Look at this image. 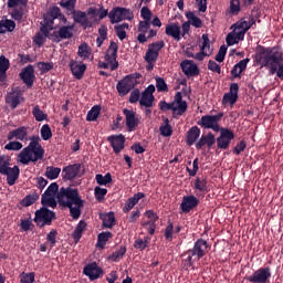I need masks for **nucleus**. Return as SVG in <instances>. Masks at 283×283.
<instances>
[{
	"label": "nucleus",
	"mask_w": 283,
	"mask_h": 283,
	"mask_svg": "<svg viewBox=\"0 0 283 283\" xmlns=\"http://www.w3.org/2000/svg\"><path fill=\"white\" fill-rule=\"evenodd\" d=\"M123 114L125 116L126 128L128 132H133L138 128L140 120L136 118V112L133 109L124 108Z\"/></svg>",
	"instance_id": "17"
},
{
	"label": "nucleus",
	"mask_w": 283,
	"mask_h": 283,
	"mask_svg": "<svg viewBox=\"0 0 283 283\" xmlns=\"http://www.w3.org/2000/svg\"><path fill=\"white\" fill-rule=\"evenodd\" d=\"M7 174H2V176L7 177V185L10 187L14 186L20 178V168L19 166H13L12 168H8L6 170Z\"/></svg>",
	"instance_id": "23"
},
{
	"label": "nucleus",
	"mask_w": 283,
	"mask_h": 283,
	"mask_svg": "<svg viewBox=\"0 0 283 283\" xmlns=\"http://www.w3.org/2000/svg\"><path fill=\"white\" fill-rule=\"evenodd\" d=\"M95 181L98 186L106 187L107 185L113 182V176L111 172H107L105 176H103L102 174H96Z\"/></svg>",
	"instance_id": "36"
},
{
	"label": "nucleus",
	"mask_w": 283,
	"mask_h": 283,
	"mask_svg": "<svg viewBox=\"0 0 283 283\" xmlns=\"http://www.w3.org/2000/svg\"><path fill=\"white\" fill-rule=\"evenodd\" d=\"M254 62L261 67L270 69V74L283 80V53L274 48L258 45Z\"/></svg>",
	"instance_id": "2"
},
{
	"label": "nucleus",
	"mask_w": 283,
	"mask_h": 283,
	"mask_svg": "<svg viewBox=\"0 0 283 283\" xmlns=\"http://www.w3.org/2000/svg\"><path fill=\"white\" fill-rule=\"evenodd\" d=\"M180 67L184 74L188 77L198 76L200 71L197 66V64L193 63L191 60H182L180 62Z\"/></svg>",
	"instance_id": "21"
},
{
	"label": "nucleus",
	"mask_w": 283,
	"mask_h": 283,
	"mask_svg": "<svg viewBox=\"0 0 283 283\" xmlns=\"http://www.w3.org/2000/svg\"><path fill=\"white\" fill-rule=\"evenodd\" d=\"M270 279L271 269L266 266L255 270L252 275H245L243 280L249 283H270Z\"/></svg>",
	"instance_id": "8"
},
{
	"label": "nucleus",
	"mask_w": 283,
	"mask_h": 283,
	"mask_svg": "<svg viewBox=\"0 0 283 283\" xmlns=\"http://www.w3.org/2000/svg\"><path fill=\"white\" fill-rule=\"evenodd\" d=\"M101 106L99 105H95L92 107V109H90L86 114V122H95L96 119H98L99 115H101Z\"/></svg>",
	"instance_id": "42"
},
{
	"label": "nucleus",
	"mask_w": 283,
	"mask_h": 283,
	"mask_svg": "<svg viewBox=\"0 0 283 283\" xmlns=\"http://www.w3.org/2000/svg\"><path fill=\"white\" fill-rule=\"evenodd\" d=\"M108 18L112 24H116L122 22L123 20H133L134 13L130 9L115 7L109 11Z\"/></svg>",
	"instance_id": "7"
},
{
	"label": "nucleus",
	"mask_w": 283,
	"mask_h": 283,
	"mask_svg": "<svg viewBox=\"0 0 283 283\" xmlns=\"http://www.w3.org/2000/svg\"><path fill=\"white\" fill-rule=\"evenodd\" d=\"M186 17L188 18V20L190 21V24L193 28L200 29L202 27V22L200 18L196 17L193 12H187Z\"/></svg>",
	"instance_id": "49"
},
{
	"label": "nucleus",
	"mask_w": 283,
	"mask_h": 283,
	"mask_svg": "<svg viewBox=\"0 0 283 283\" xmlns=\"http://www.w3.org/2000/svg\"><path fill=\"white\" fill-rule=\"evenodd\" d=\"M107 195V189L106 188H102L99 186H96L94 188V196H95V199L98 201V202H102L104 199H105V196Z\"/></svg>",
	"instance_id": "53"
},
{
	"label": "nucleus",
	"mask_w": 283,
	"mask_h": 283,
	"mask_svg": "<svg viewBox=\"0 0 283 283\" xmlns=\"http://www.w3.org/2000/svg\"><path fill=\"white\" fill-rule=\"evenodd\" d=\"M60 191V186L56 182H53L49 186V188H46V190L44 191V193L42 196H51L54 197L56 196V193H59Z\"/></svg>",
	"instance_id": "58"
},
{
	"label": "nucleus",
	"mask_w": 283,
	"mask_h": 283,
	"mask_svg": "<svg viewBox=\"0 0 283 283\" xmlns=\"http://www.w3.org/2000/svg\"><path fill=\"white\" fill-rule=\"evenodd\" d=\"M126 30H129V24L127 22H124L118 25H114V32L119 39V41H125L127 38V32Z\"/></svg>",
	"instance_id": "32"
},
{
	"label": "nucleus",
	"mask_w": 283,
	"mask_h": 283,
	"mask_svg": "<svg viewBox=\"0 0 283 283\" xmlns=\"http://www.w3.org/2000/svg\"><path fill=\"white\" fill-rule=\"evenodd\" d=\"M238 98H239V95L227 93L222 97V105H227V104L234 105L238 102Z\"/></svg>",
	"instance_id": "59"
},
{
	"label": "nucleus",
	"mask_w": 283,
	"mask_h": 283,
	"mask_svg": "<svg viewBox=\"0 0 283 283\" xmlns=\"http://www.w3.org/2000/svg\"><path fill=\"white\" fill-rule=\"evenodd\" d=\"M17 29V22L12 20H1L0 21V34H4L7 32H12Z\"/></svg>",
	"instance_id": "34"
},
{
	"label": "nucleus",
	"mask_w": 283,
	"mask_h": 283,
	"mask_svg": "<svg viewBox=\"0 0 283 283\" xmlns=\"http://www.w3.org/2000/svg\"><path fill=\"white\" fill-rule=\"evenodd\" d=\"M51 38V35L38 32L35 36H33V43L41 46L45 43L46 39Z\"/></svg>",
	"instance_id": "61"
},
{
	"label": "nucleus",
	"mask_w": 283,
	"mask_h": 283,
	"mask_svg": "<svg viewBox=\"0 0 283 283\" xmlns=\"http://www.w3.org/2000/svg\"><path fill=\"white\" fill-rule=\"evenodd\" d=\"M216 144V136L213 133H207V135H202L199 142L196 143V149L201 150L202 147L207 146L210 149Z\"/></svg>",
	"instance_id": "22"
},
{
	"label": "nucleus",
	"mask_w": 283,
	"mask_h": 283,
	"mask_svg": "<svg viewBox=\"0 0 283 283\" xmlns=\"http://www.w3.org/2000/svg\"><path fill=\"white\" fill-rule=\"evenodd\" d=\"M200 203V200L195 195H186L182 197L180 203V210L184 214L190 213L193 211Z\"/></svg>",
	"instance_id": "13"
},
{
	"label": "nucleus",
	"mask_w": 283,
	"mask_h": 283,
	"mask_svg": "<svg viewBox=\"0 0 283 283\" xmlns=\"http://www.w3.org/2000/svg\"><path fill=\"white\" fill-rule=\"evenodd\" d=\"M116 218L113 211L106 213L104 218H102V227L105 229H113L115 227Z\"/></svg>",
	"instance_id": "35"
},
{
	"label": "nucleus",
	"mask_w": 283,
	"mask_h": 283,
	"mask_svg": "<svg viewBox=\"0 0 283 283\" xmlns=\"http://www.w3.org/2000/svg\"><path fill=\"white\" fill-rule=\"evenodd\" d=\"M35 281V273L30 272V273H21L20 274V283H34Z\"/></svg>",
	"instance_id": "57"
},
{
	"label": "nucleus",
	"mask_w": 283,
	"mask_h": 283,
	"mask_svg": "<svg viewBox=\"0 0 283 283\" xmlns=\"http://www.w3.org/2000/svg\"><path fill=\"white\" fill-rule=\"evenodd\" d=\"M21 91L19 88H14L11 93L7 94L6 103L10 104L11 108H18L20 105Z\"/></svg>",
	"instance_id": "25"
},
{
	"label": "nucleus",
	"mask_w": 283,
	"mask_h": 283,
	"mask_svg": "<svg viewBox=\"0 0 283 283\" xmlns=\"http://www.w3.org/2000/svg\"><path fill=\"white\" fill-rule=\"evenodd\" d=\"M166 46L165 41L154 42L148 45L146 54L144 56L145 62H157L160 51Z\"/></svg>",
	"instance_id": "9"
},
{
	"label": "nucleus",
	"mask_w": 283,
	"mask_h": 283,
	"mask_svg": "<svg viewBox=\"0 0 283 283\" xmlns=\"http://www.w3.org/2000/svg\"><path fill=\"white\" fill-rule=\"evenodd\" d=\"M200 51L203 52H213V50L210 46V39H209V34L208 33H203L202 34V46H200Z\"/></svg>",
	"instance_id": "54"
},
{
	"label": "nucleus",
	"mask_w": 283,
	"mask_h": 283,
	"mask_svg": "<svg viewBox=\"0 0 283 283\" xmlns=\"http://www.w3.org/2000/svg\"><path fill=\"white\" fill-rule=\"evenodd\" d=\"M144 198H146V195L144 192H138L134 195V197L128 198L123 208V212L129 213L132 209Z\"/></svg>",
	"instance_id": "24"
},
{
	"label": "nucleus",
	"mask_w": 283,
	"mask_h": 283,
	"mask_svg": "<svg viewBox=\"0 0 283 283\" xmlns=\"http://www.w3.org/2000/svg\"><path fill=\"white\" fill-rule=\"evenodd\" d=\"M118 57V44L111 41L109 46L105 54V61L117 60Z\"/></svg>",
	"instance_id": "31"
},
{
	"label": "nucleus",
	"mask_w": 283,
	"mask_h": 283,
	"mask_svg": "<svg viewBox=\"0 0 283 283\" xmlns=\"http://www.w3.org/2000/svg\"><path fill=\"white\" fill-rule=\"evenodd\" d=\"M82 165L81 164H73L62 168L61 177L64 180H74L78 177L80 170Z\"/></svg>",
	"instance_id": "19"
},
{
	"label": "nucleus",
	"mask_w": 283,
	"mask_h": 283,
	"mask_svg": "<svg viewBox=\"0 0 283 283\" xmlns=\"http://www.w3.org/2000/svg\"><path fill=\"white\" fill-rule=\"evenodd\" d=\"M224 114L222 112L218 113L217 115H203L200 120L197 122L203 129H212L216 133L221 130L219 122H221Z\"/></svg>",
	"instance_id": "6"
},
{
	"label": "nucleus",
	"mask_w": 283,
	"mask_h": 283,
	"mask_svg": "<svg viewBox=\"0 0 283 283\" xmlns=\"http://www.w3.org/2000/svg\"><path fill=\"white\" fill-rule=\"evenodd\" d=\"M14 138L22 142L30 140L29 146H25L18 155L20 164L30 165L32 163L35 165L39 160L44 159L45 148L41 146V138L39 135L28 137V128L25 126H20L7 135V140H13Z\"/></svg>",
	"instance_id": "1"
},
{
	"label": "nucleus",
	"mask_w": 283,
	"mask_h": 283,
	"mask_svg": "<svg viewBox=\"0 0 283 283\" xmlns=\"http://www.w3.org/2000/svg\"><path fill=\"white\" fill-rule=\"evenodd\" d=\"M209 249V243L207 240L199 239L195 242L192 249H189L186 254L187 259L182 260L184 269L188 270L193 266L196 261H200L205 255H207Z\"/></svg>",
	"instance_id": "4"
},
{
	"label": "nucleus",
	"mask_w": 283,
	"mask_h": 283,
	"mask_svg": "<svg viewBox=\"0 0 283 283\" xmlns=\"http://www.w3.org/2000/svg\"><path fill=\"white\" fill-rule=\"evenodd\" d=\"M178 106L177 116H182L188 108V104L186 101L182 99V93L177 92L174 98V102Z\"/></svg>",
	"instance_id": "27"
},
{
	"label": "nucleus",
	"mask_w": 283,
	"mask_h": 283,
	"mask_svg": "<svg viewBox=\"0 0 283 283\" xmlns=\"http://www.w3.org/2000/svg\"><path fill=\"white\" fill-rule=\"evenodd\" d=\"M133 90H134V87L130 84H128L127 82H125L124 78L122 81H119L117 84V91L120 96H126Z\"/></svg>",
	"instance_id": "39"
},
{
	"label": "nucleus",
	"mask_w": 283,
	"mask_h": 283,
	"mask_svg": "<svg viewBox=\"0 0 283 283\" xmlns=\"http://www.w3.org/2000/svg\"><path fill=\"white\" fill-rule=\"evenodd\" d=\"M54 220H56V212L48 208L38 209L35 211V218H33V222H35L39 229L51 227Z\"/></svg>",
	"instance_id": "5"
},
{
	"label": "nucleus",
	"mask_w": 283,
	"mask_h": 283,
	"mask_svg": "<svg viewBox=\"0 0 283 283\" xmlns=\"http://www.w3.org/2000/svg\"><path fill=\"white\" fill-rule=\"evenodd\" d=\"M10 168V158L2 155L0 156V175L7 174Z\"/></svg>",
	"instance_id": "50"
},
{
	"label": "nucleus",
	"mask_w": 283,
	"mask_h": 283,
	"mask_svg": "<svg viewBox=\"0 0 283 283\" xmlns=\"http://www.w3.org/2000/svg\"><path fill=\"white\" fill-rule=\"evenodd\" d=\"M73 29L74 25H62L59 31H54L53 33H51L50 39L55 43L64 40H71L74 35Z\"/></svg>",
	"instance_id": "10"
},
{
	"label": "nucleus",
	"mask_w": 283,
	"mask_h": 283,
	"mask_svg": "<svg viewBox=\"0 0 283 283\" xmlns=\"http://www.w3.org/2000/svg\"><path fill=\"white\" fill-rule=\"evenodd\" d=\"M87 223L86 221H80L78 224L75 227L73 232V240L74 242H78L82 238V233L86 230Z\"/></svg>",
	"instance_id": "37"
},
{
	"label": "nucleus",
	"mask_w": 283,
	"mask_h": 283,
	"mask_svg": "<svg viewBox=\"0 0 283 283\" xmlns=\"http://www.w3.org/2000/svg\"><path fill=\"white\" fill-rule=\"evenodd\" d=\"M32 116L35 117L38 123L48 120V114H45L44 111L41 109L39 105L32 108Z\"/></svg>",
	"instance_id": "45"
},
{
	"label": "nucleus",
	"mask_w": 283,
	"mask_h": 283,
	"mask_svg": "<svg viewBox=\"0 0 283 283\" xmlns=\"http://www.w3.org/2000/svg\"><path fill=\"white\" fill-rule=\"evenodd\" d=\"M55 199L62 208L70 210V216L77 220L81 216V209L85 207V200L80 197V192L73 187H61L55 195Z\"/></svg>",
	"instance_id": "3"
},
{
	"label": "nucleus",
	"mask_w": 283,
	"mask_h": 283,
	"mask_svg": "<svg viewBox=\"0 0 283 283\" xmlns=\"http://www.w3.org/2000/svg\"><path fill=\"white\" fill-rule=\"evenodd\" d=\"M39 198L40 195L38 193L27 195V197H24L22 201H20V205H22L23 207H31L39 200Z\"/></svg>",
	"instance_id": "48"
},
{
	"label": "nucleus",
	"mask_w": 283,
	"mask_h": 283,
	"mask_svg": "<svg viewBox=\"0 0 283 283\" xmlns=\"http://www.w3.org/2000/svg\"><path fill=\"white\" fill-rule=\"evenodd\" d=\"M181 229H182L181 226H177L174 230V223L171 221H168L167 227L165 229V239L168 241H171L174 238V232L180 233Z\"/></svg>",
	"instance_id": "33"
},
{
	"label": "nucleus",
	"mask_w": 283,
	"mask_h": 283,
	"mask_svg": "<svg viewBox=\"0 0 283 283\" xmlns=\"http://www.w3.org/2000/svg\"><path fill=\"white\" fill-rule=\"evenodd\" d=\"M200 128L198 126H192L187 133V145L192 146L200 137Z\"/></svg>",
	"instance_id": "30"
},
{
	"label": "nucleus",
	"mask_w": 283,
	"mask_h": 283,
	"mask_svg": "<svg viewBox=\"0 0 283 283\" xmlns=\"http://www.w3.org/2000/svg\"><path fill=\"white\" fill-rule=\"evenodd\" d=\"M59 6L67 17H71L76 11V1L74 0H60Z\"/></svg>",
	"instance_id": "29"
},
{
	"label": "nucleus",
	"mask_w": 283,
	"mask_h": 283,
	"mask_svg": "<svg viewBox=\"0 0 283 283\" xmlns=\"http://www.w3.org/2000/svg\"><path fill=\"white\" fill-rule=\"evenodd\" d=\"M145 217L148 219V221H142V227L147 229L150 235H154L157 227L156 222L159 220V217L153 209L147 210L145 212Z\"/></svg>",
	"instance_id": "12"
},
{
	"label": "nucleus",
	"mask_w": 283,
	"mask_h": 283,
	"mask_svg": "<svg viewBox=\"0 0 283 283\" xmlns=\"http://www.w3.org/2000/svg\"><path fill=\"white\" fill-rule=\"evenodd\" d=\"M250 63V59H244L234 64L233 73L237 74V69H239L240 73L245 72L248 69V64Z\"/></svg>",
	"instance_id": "60"
},
{
	"label": "nucleus",
	"mask_w": 283,
	"mask_h": 283,
	"mask_svg": "<svg viewBox=\"0 0 283 283\" xmlns=\"http://www.w3.org/2000/svg\"><path fill=\"white\" fill-rule=\"evenodd\" d=\"M156 81V87L158 92H167L168 91V84L166 83L165 78L163 77H155Z\"/></svg>",
	"instance_id": "62"
},
{
	"label": "nucleus",
	"mask_w": 283,
	"mask_h": 283,
	"mask_svg": "<svg viewBox=\"0 0 283 283\" xmlns=\"http://www.w3.org/2000/svg\"><path fill=\"white\" fill-rule=\"evenodd\" d=\"M166 35L172 38L175 41H181V28L176 23L166 25Z\"/></svg>",
	"instance_id": "26"
},
{
	"label": "nucleus",
	"mask_w": 283,
	"mask_h": 283,
	"mask_svg": "<svg viewBox=\"0 0 283 283\" xmlns=\"http://www.w3.org/2000/svg\"><path fill=\"white\" fill-rule=\"evenodd\" d=\"M36 66L39 67L41 74H46L54 67V64L53 62L41 61L36 63Z\"/></svg>",
	"instance_id": "51"
},
{
	"label": "nucleus",
	"mask_w": 283,
	"mask_h": 283,
	"mask_svg": "<svg viewBox=\"0 0 283 283\" xmlns=\"http://www.w3.org/2000/svg\"><path fill=\"white\" fill-rule=\"evenodd\" d=\"M107 140L113 148V153L118 155L125 149L126 137L123 134H115L107 137Z\"/></svg>",
	"instance_id": "15"
},
{
	"label": "nucleus",
	"mask_w": 283,
	"mask_h": 283,
	"mask_svg": "<svg viewBox=\"0 0 283 283\" xmlns=\"http://www.w3.org/2000/svg\"><path fill=\"white\" fill-rule=\"evenodd\" d=\"M142 78V73L134 72L132 74H127L123 80L127 82L133 88L138 85V80Z\"/></svg>",
	"instance_id": "44"
},
{
	"label": "nucleus",
	"mask_w": 283,
	"mask_h": 283,
	"mask_svg": "<svg viewBox=\"0 0 283 283\" xmlns=\"http://www.w3.org/2000/svg\"><path fill=\"white\" fill-rule=\"evenodd\" d=\"M159 108L161 112H168V111H172L174 114L178 113V106L175 104V102H166V101H160L159 102Z\"/></svg>",
	"instance_id": "41"
},
{
	"label": "nucleus",
	"mask_w": 283,
	"mask_h": 283,
	"mask_svg": "<svg viewBox=\"0 0 283 283\" xmlns=\"http://www.w3.org/2000/svg\"><path fill=\"white\" fill-rule=\"evenodd\" d=\"M235 139V134L228 129V128H221L220 136L217 138V147L221 150H227L229 148V145L231 140Z\"/></svg>",
	"instance_id": "11"
},
{
	"label": "nucleus",
	"mask_w": 283,
	"mask_h": 283,
	"mask_svg": "<svg viewBox=\"0 0 283 283\" xmlns=\"http://www.w3.org/2000/svg\"><path fill=\"white\" fill-rule=\"evenodd\" d=\"M19 78L23 81V83L28 86V88H32L35 81V71L32 64H29L19 73Z\"/></svg>",
	"instance_id": "14"
},
{
	"label": "nucleus",
	"mask_w": 283,
	"mask_h": 283,
	"mask_svg": "<svg viewBox=\"0 0 283 283\" xmlns=\"http://www.w3.org/2000/svg\"><path fill=\"white\" fill-rule=\"evenodd\" d=\"M154 102H155V95H147L142 93L139 98L140 106H145L146 108H151L154 106Z\"/></svg>",
	"instance_id": "40"
},
{
	"label": "nucleus",
	"mask_w": 283,
	"mask_h": 283,
	"mask_svg": "<svg viewBox=\"0 0 283 283\" xmlns=\"http://www.w3.org/2000/svg\"><path fill=\"white\" fill-rule=\"evenodd\" d=\"M227 50H228V48L226 45H221L214 60L219 63H222L226 59Z\"/></svg>",
	"instance_id": "64"
},
{
	"label": "nucleus",
	"mask_w": 283,
	"mask_h": 283,
	"mask_svg": "<svg viewBox=\"0 0 283 283\" xmlns=\"http://www.w3.org/2000/svg\"><path fill=\"white\" fill-rule=\"evenodd\" d=\"M127 253V248L125 245H122L120 249L117 251L113 252L109 256L108 260L118 263L123 256Z\"/></svg>",
	"instance_id": "43"
},
{
	"label": "nucleus",
	"mask_w": 283,
	"mask_h": 283,
	"mask_svg": "<svg viewBox=\"0 0 283 283\" xmlns=\"http://www.w3.org/2000/svg\"><path fill=\"white\" fill-rule=\"evenodd\" d=\"M42 140H50L52 138V130L49 124H44L40 130Z\"/></svg>",
	"instance_id": "56"
},
{
	"label": "nucleus",
	"mask_w": 283,
	"mask_h": 283,
	"mask_svg": "<svg viewBox=\"0 0 283 283\" xmlns=\"http://www.w3.org/2000/svg\"><path fill=\"white\" fill-rule=\"evenodd\" d=\"M73 22L80 24L84 30L91 29L93 23L87 18V13L82 10H75L71 13Z\"/></svg>",
	"instance_id": "16"
},
{
	"label": "nucleus",
	"mask_w": 283,
	"mask_h": 283,
	"mask_svg": "<svg viewBox=\"0 0 283 283\" xmlns=\"http://www.w3.org/2000/svg\"><path fill=\"white\" fill-rule=\"evenodd\" d=\"M56 202H59L56 200V198L54 197H51V196H45V195H42V198H41V203H42V208H52V209H55L56 208Z\"/></svg>",
	"instance_id": "38"
},
{
	"label": "nucleus",
	"mask_w": 283,
	"mask_h": 283,
	"mask_svg": "<svg viewBox=\"0 0 283 283\" xmlns=\"http://www.w3.org/2000/svg\"><path fill=\"white\" fill-rule=\"evenodd\" d=\"M193 190L201 193H207L209 191L208 180L205 177H196L193 181Z\"/></svg>",
	"instance_id": "28"
},
{
	"label": "nucleus",
	"mask_w": 283,
	"mask_h": 283,
	"mask_svg": "<svg viewBox=\"0 0 283 283\" xmlns=\"http://www.w3.org/2000/svg\"><path fill=\"white\" fill-rule=\"evenodd\" d=\"M61 175V168L59 167H46L44 176L51 180L59 178Z\"/></svg>",
	"instance_id": "47"
},
{
	"label": "nucleus",
	"mask_w": 283,
	"mask_h": 283,
	"mask_svg": "<svg viewBox=\"0 0 283 283\" xmlns=\"http://www.w3.org/2000/svg\"><path fill=\"white\" fill-rule=\"evenodd\" d=\"M83 274L88 277L91 281H95L101 277L103 274V270L96 264V262H92L84 266Z\"/></svg>",
	"instance_id": "18"
},
{
	"label": "nucleus",
	"mask_w": 283,
	"mask_h": 283,
	"mask_svg": "<svg viewBox=\"0 0 283 283\" xmlns=\"http://www.w3.org/2000/svg\"><path fill=\"white\" fill-rule=\"evenodd\" d=\"M69 67L71 70L73 77L77 78V80L83 78V76L85 75V72L87 70L86 64L75 61V60L70 61Z\"/></svg>",
	"instance_id": "20"
},
{
	"label": "nucleus",
	"mask_w": 283,
	"mask_h": 283,
	"mask_svg": "<svg viewBox=\"0 0 283 283\" xmlns=\"http://www.w3.org/2000/svg\"><path fill=\"white\" fill-rule=\"evenodd\" d=\"M113 238V233L112 232H99L97 235V245L101 249H104L106 245V242Z\"/></svg>",
	"instance_id": "46"
},
{
	"label": "nucleus",
	"mask_w": 283,
	"mask_h": 283,
	"mask_svg": "<svg viewBox=\"0 0 283 283\" xmlns=\"http://www.w3.org/2000/svg\"><path fill=\"white\" fill-rule=\"evenodd\" d=\"M22 148H23V145L20 142H10L4 146V149L9 151H19Z\"/></svg>",
	"instance_id": "63"
},
{
	"label": "nucleus",
	"mask_w": 283,
	"mask_h": 283,
	"mask_svg": "<svg viewBox=\"0 0 283 283\" xmlns=\"http://www.w3.org/2000/svg\"><path fill=\"white\" fill-rule=\"evenodd\" d=\"M78 55H80L83 60L90 59L91 51H90V49H88V44H87V43H82V44L78 46Z\"/></svg>",
	"instance_id": "55"
},
{
	"label": "nucleus",
	"mask_w": 283,
	"mask_h": 283,
	"mask_svg": "<svg viewBox=\"0 0 283 283\" xmlns=\"http://www.w3.org/2000/svg\"><path fill=\"white\" fill-rule=\"evenodd\" d=\"M241 11L240 0H230V15H238Z\"/></svg>",
	"instance_id": "52"
}]
</instances>
